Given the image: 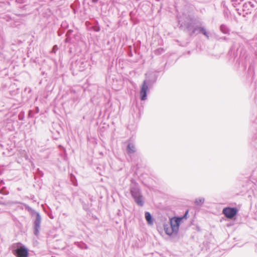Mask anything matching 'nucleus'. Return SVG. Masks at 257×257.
I'll return each instance as SVG.
<instances>
[{
  "label": "nucleus",
  "instance_id": "nucleus-1",
  "mask_svg": "<svg viewBox=\"0 0 257 257\" xmlns=\"http://www.w3.org/2000/svg\"><path fill=\"white\" fill-rule=\"evenodd\" d=\"M188 212L189 210H186L184 215L182 217L171 218L170 220V226H169L168 225L164 226V229L166 234L171 235L174 232L177 233L179 230L181 221L183 218H187V215Z\"/></svg>",
  "mask_w": 257,
  "mask_h": 257
},
{
  "label": "nucleus",
  "instance_id": "nucleus-2",
  "mask_svg": "<svg viewBox=\"0 0 257 257\" xmlns=\"http://www.w3.org/2000/svg\"><path fill=\"white\" fill-rule=\"evenodd\" d=\"M237 209L236 208L225 207L222 210L223 214L229 219L233 218L237 214Z\"/></svg>",
  "mask_w": 257,
  "mask_h": 257
},
{
  "label": "nucleus",
  "instance_id": "nucleus-3",
  "mask_svg": "<svg viewBox=\"0 0 257 257\" xmlns=\"http://www.w3.org/2000/svg\"><path fill=\"white\" fill-rule=\"evenodd\" d=\"M28 250L24 247H20L16 250L15 255L17 257H27L28 256Z\"/></svg>",
  "mask_w": 257,
  "mask_h": 257
},
{
  "label": "nucleus",
  "instance_id": "nucleus-4",
  "mask_svg": "<svg viewBox=\"0 0 257 257\" xmlns=\"http://www.w3.org/2000/svg\"><path fill=\"white\" fill-rule=\"evenodd\" d=\"M149 87L147 84L146 81H144L142 86V88L140 91V95H141V99L142 100H144L146 99L147 98V92L148 91Z\"/></svg>",
  "mask_w": 257,
  "mask_h": 257
},
{
  "label": "nucleus",
  "instance_id": "nucleus-5",
  "mask_svg": "<svg viewBox=\"0 0 257 257\" xmlns=\"http://www.w3.org/2000/svg\"><path fill=\"white\" fill-rule=\"evenodd\" d=\"M131 193L133 197L135 198L136 203L139 205L142 206L143 205V201L142 196L137 192H134L132 191Z\"/></svg>",
  "mask_w": 257,
  "mask_h": 257
},
{
  "label": "nucleus",
  "instance_id": "nucleus-6",
  "mask_svg": "<svg viewBox=\"0 0 257 257\" xmlns=\"http://www.w3.org/2000/svg\"><path fill=\"white\" fill-rule=\"evenodd\" d=\"M127 150L128 153H133L136 152L135 147L133 144H130L127 146Z\"/></svg>",
  "mask_w": 257,
  "mask_h": 257
},
{
  "label": "nucleus",
  "instance_id": "nucleus-7",
  "mask_svg": "<svg viewBox=\"0 0 257 257\" xmlns=\"http://www.w3.org/2000/svg\"><path fill=\"white\" fill-rule=\"evenodd\" d=\"M145 218L148 221L149 224H152L153 223V220L152 219V216L151 214L149 212H146L145 213Z\"/></svg>",
  "mask_w": 257,
  "mask_h": 257
},
{
  "label": "nucleus",
  "instance_id": "nucleus-8",
  "mask_svg": "<svg viewBox=\"0 0 257 257\" xmlns=\"http://www.w3.org/2000/svg\"><path fill=\"white\" fill-rule=\"evenodd\" d=\"M40 223V219L39 217L38 216L36 221H35V224L37 227H38L39 226Z\"/></svg>",
  "mask_w": 257,
  "mask_h": 257
},
{
  "label": "nucleus",
  "instance_id": "nucleus-9",
  "mask_svg": "<svg viewBox=\"0 0 257 257\" xmlns=\"http://www.w3.org/2000/svg\"><path fill=\"white\" fill-rule=\"evenodd\" d=\"M200 31H201V32H202V33H203L205 36H207V37H208V35H207V33H206V31H205V30L204 29H203V28H201V29H200Z\"/></svg>",
  "mask_w": 257,
  "mask_h": 257
}]
</instances>
